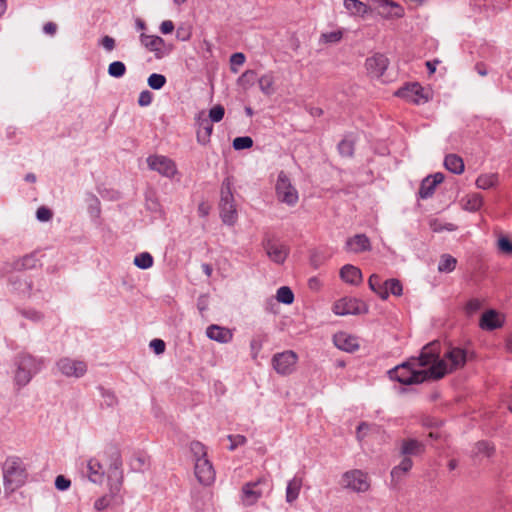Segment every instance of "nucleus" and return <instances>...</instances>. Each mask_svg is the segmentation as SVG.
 Masks as SVG:
<instances>
[{"instance_id": "1", "label": "nucleus", "mask_w": 512, "mask_h": 512, "mask_svg": "<svg viewBox=\"0 0 512 512\" xmlns=\"http://www.w3.org/2000/svg\"><path fill=\"white\" fill-rule=\"evenodd\" d=\"M435 344L424 346L418 357L390 369L388 375L391 380L404 385L420 384L433 379L429 373V363L433 360Z\"/></svg>"}, {"instance_id": "2", "label": "nucleus", "mask_w": 512, "mask_h": 512, "mask_svg": "<svg viewBox=\"0 0 512 512\" xmlns=\"http://www.w3.org/2000/svg\"><path fill=\"white\" fill-rule=\"evenodd\" d=\"M47 359L36 356L27 350L17 353L12 359V381L16 390L26 387L32 379L46 368Z\"/></svg>"}, {"instance_id": "3", "label": "nucleus", "mask_w": 512, "mask_h": 512, "mask_svg": "<svg viewBox=\"0 0 512 512\" xmlns=\"http://www.w3.org/2000/svg\"><path fill=\"white\" fill-rule=\"evenodd\" d=\"M435 344L434 357L429 363V373L433 379H440L447 373L463 367L467 361L466 350L459 347H450L440 358V343L437 341L430 342Z\"/></svg>"}, {"instance_id": "4", "label": "nucleus", "mask_w": 512, "mask_h": 512, "mask_svg": "<svg viewBox=\"0 0 512 512\" xmlns=\"http://www.w3.org/2000/svg\"><path fill=\"white\" fill-rule=\"evenodd\" d=\"M2 471L5 486L18 488L25 484L27 478L26 467L20 457H7L2 466Z\"/></svg>"}, {"instance_id": "5", "label": "nucleus", "mask_w": 512, "mask_h": 512, "mask_svg": "<svg viewBox=\"0 0 512 512\" xmlns=\"http://www.w3.org/2000/svg\"><path fill=\"white\" fill-rule=\"evenodd\" d=\"M219 210L220 218L224 224L233 226L237 222L238 213L232 193V185L228 179H225L221 186Z\"/></svg>"}, {"instance_id": "6", "label": "nucleus", "mask_w": 512, "mask_h": 512, "mask_svg": "<svg viewBox=\"0 0 512 512\" xmlns=\"http://www.w3.org/2000/svg\"><path fill=\"white\" fill-rule=\"evenodd\" d=\"M340 484L344 489L356 493H364L370 489V480L367 473L359 469L343 473Z\"/></svg>"}, {"instance_id": "7", "label": "nucleus", "mask_w": 512, "mask_h": 512, "mask_svg": "<svg viewBox=\"0 0 512 512\" xmlns=\"http://www.w3.org/2000/svg\"><path fill=\"white\" fill-rule=\"evenodd\" d=\"M57 371L67 378H82L88 370L87 363L80 359L61 357L55 362Z\"/></svg>"}, {"instance_id": "8", "label": "nucleus", "mask_w": 512, "mask_h": 512, "mask_svg": "<svg viewBox=\"0 0 512 512\" xmlns=\"http://www.w3.org/2000/svg\"><path fill=\"white\" fill-rule=\"evenodd\" d=\"M275 189L277 198L280 202L285 203L288 206H294L298 202V191L292 185L289 177L284 171H281L278 174Z\"/></svg>"}, {"instance_id": "9", "label": "nucleus", "mask_w": 512, "mask_h": 512, "mask_svg": "<svg viewBox=\"0 0 512 512\" xmlns=\"http://www.w3.org/2000/svg\"><path fill=\"white\" fill-rule=\"evenodd\" d=\"M262 247L268 258L276 264H283L290 252L289 247L286 244L270 235L264 236L262 240Z\"/></svg>"}, {"instance_id": "10", "label": "nucleus", "mask_w": 512, "mask_h": 512, "mask_svg": "<svg viewBox=\"0 0 512 512\" xmlns=\"http://www.w3.org/2000/svg\"><path fill=\"white\" fill-rule=\"evenodd\" d=\"M148 168L159 173L162 177L172 179L178 174L176 163L164 155H149L146 159Z\"/></svg>"}, {"instance_id": "11", "label": "nucleus", "mask_w": 512, "mask_h": 512, "mask_svg": "<svg viewBox=\"0 0 512 512\" xmlns=\"http://www.w3.org/2000/svg\"><path fill=\"white\" fill-rule=\"evenodd\" d=\"M368 309V305L357 298H342L333 307L334 313L340 316L366 314Z\"/></svg>"}, {"instance_id": "12", "label": "nucleus", "mask_w": 512, "mask_h": 512, "mask_svg": "<svg viewBox=\"0 0 512 512\" xmlns=\"http://www.w3.org/2000/svg\"><path fill=\"white\" fill-rule=\"evenodd\" d=\"M297 360V354L292 350H287L276 353L272 357V366L278 374L289 375L294 371Z\"/></svg>"}, {"instance_id": "13", "label": "nucleus", "mask_w": 512, "mask_h": 512, "mask_svg": "<svg viewBox=\"0 0 512 512\" xmlns=\"http://www.w3.org/2000/svg\"><path fill=\"white\" fill-rule=\"evenodd\" d=\"M140 42L150 52H153L157 59L167 56L171 51V47L166 45L165 40L157 35L142 33L140 35Z\"/></svg>"}, {"instance_id": "14", "label": "nucleus", "mask_w": 512, "mask_h": 512, "mask_svg": "<svg viewBox=\"0 0 512 512\" xmlns=\"http://www.w3.org/2000/svg\"><path fill=\"white\" fill-rule=\"evenodd\" d=\"M378 9V15L384 19H399L405 14L404 8L393 0H368Z\"/></svg>"}, {"instance_id": "15", "label": "nucleus", "mask_w": 512, "mask_h": 512, "mask_svg": "<svg viewBox=\"0 0 512 512\" xmlns=\"http://www.w3.org/2000/svg\"><path fill=\"white\" fill-rule=\"evenodd\" d=\"M395 95L399 98H402L408 102L414 103V104H423L428 101V98L424 95V89L423 87L415 82V83H409L401 88H399Z\"/></svg>"}, {"instance_id": "16", "label": "nucleus", "mask_w": 512, "mask_h": 512, "mask_svg": "<svg viewBox=\"0 0 512 512\" xmlns=\"http://www.w3.org/2000/svg\"><path fill=\"white\" fill-rule=\"evenodd\" d=\"M105 454H107V452L102 454V457H105ZM108 454L110 456V463L107 472V477L109 480L112 478L115 479V491L117 492L122 484L121 455L118 449L114 447H111L109 449Z\"/></svg>"}, {"instance_id": "17", "label": "nucleus", "mask_w": 512, "mask_h": 512, "mask_svg": "<svg viewBox=\"0 0 512 512\" xmlns=\"http://www.w3.org/2000/svg\"><path fill=\"white\" fill-rule=\"evenodd\" d=\"M84 464L89 481L94 484H102L108 470L106 471L102 464L101 455L91 457L87 461L82 462V465Z\"/></svg>"}, {"instance_id": "18", "label": "nucleus", "mask_w": 512, "mask_h": 512, "mask_svg": "<svg viewBox=\"0 0 512 512\" xmlns=\"http://www.w3.org/2000/svg\"><path fill=\"white\" fill-rule=\"evenodd\" d=\"M195 476L203 485H210L215 480V470L207 457L197 458L195 461Z\"/></svg>"}, {"instance_id": "19", "label": "nucleus", "mask_w": 512, "mask_h": 512, "mask_svg": "<svg viewBox=\"0 0 512 512\" xmlns=\"http://www.w3.org/2000/svg\"><path fill=\"white\" fill-rule=\"evenodd\" d=\"M389 65L388 58L383 54H375L366 59V69L371 77L380 78Z\"/></svg>"}, {"instance_id": "20", "label": "nucleus", "mask_w": 512, "mask_h": 512, "mask_svg": "<svg viewBox=\"0 0 512 512\" xmlns=\"http://www.w3.org/2000/svg\"><path fill=\"white\" fill-rule=\"evenodd\" d=\"M264 483H266V480L262 478L257 481L244 484L242 487V499L246 505L251 506L262 497L263 491L259 486Z\"/></svg>"}, {"instance_id": "21", "label": "nucleus", "mask_w": 512, "mask_h": 512, "mask_svg": "<svg viewBox=\"0 0 512 512\" xmlns=\"http://www.w3.org/2000/svg\"><path fill=\"white\" fill-rule=\"evenodd\" d=\"M443 180L444 175L440 172L425 177L420 185V189L418 192L419 197L421 199L430 198L434 194L436 186L442 183Z\"/></svg>"}, {"instance_id": "22", "label": "nucleus", "mask_w": 512, "mask_h": 512, "mask_svg": "<svg viewBox=\"0 0 512 512\" xmlns=\"http://www.w3.org/2000/svg\"><path fill=\"white\" fill-rule=\"evenodd\" d=\"M335 346L345 352H354L359 348L358 339L346 332H338L333 336Z\"/></svg>"}, {"instance_id": "23", "label": "nucleus", "mask_w": 512, "mask_h": 512, "mask_svg": "<svg viewBox=\"0 0 512 512\" xmlns=\"http://www.w3.org/2000/svg\"><path fill=\"white\" fill-rule=\"evenodd\" d=\"M346 249L353 253L366 252L371 250V243L365 234H356L347 239Z\"/></svg>"}, {"instance_id": "24", "label": "nucleus", "mask_w": 512, "mask_h": 512, "mask_svg": "<svg viewBox=\"0 0 512 512\" xmlns=\"http://www.w3.org/2000/svg\"><path fill=\"white\" fill-rule=\"evenodd\" d=\"M206 336L209 339L222 344L229 343L233 338V334L228 328L221 327L215 324H212L207 327Z\"/></svg>"}, {"instance_id": "25", "label": "nucleus", "mask_w": 512, "mask_h": 512, "mask_svg": "<svg viewBox=\"0 0 512 512\" xmlns=\"http://www.w3.org/2000/svg\"><path fill=\"white\" fill-rule=\"evenodd\" d=\"M340 278L350 285L358 286L362 282V272L358 267L346 264L340 269Z\"/></svg>"}, {"instance_id": "26", "label": "nucleus", "mask_w": 512, "mask_h": 512, "mask_svg": "<svg viewBox=\"0 0 512 512\" xmlns=\"http://www.w3.org/2000/svg\"><path fill=\"white\" fill-rule=\"evenodd\" d=\"M424 451V443L416 439H406L401 443L400 454L403 456H419L424 453Z\"/></svg>"}, {"instance_id": "27", "label": "nucleus", "mask_w": 512, "mask_h": 512, "mask_svg": "<svg viewBox=\"0 0 512 512\" xmlns=\"http://www.w3.org/2000/svg\"><path fill=\"white\" fill-rule=\"evenodd\" d=\"M302 485L303 479L299 475H295L288 481L285 493V500L287 503L292 504L298 499Z\"/></svg>"}, {"instance_id": "28", "label": "nucleus", "mask_w": 512, "mask_h": 512, "mask_svg": "<svg viewBox=\"0 0 512 512\" xmlns=\"http://www.w3.org/2000/svg\"><path fill=\"white\" fill-rule=\"evenodd\" d=\"M224 114V107L221 105H217L209 110L207 117L205 111H201L198 114V120L204 117V123L200 124L201 126H203L202 128H212V126H210V122L215 123L221 121L224 117Z\"/></svg>"}, {"instance_id": "29", "label": "nucleus", "mask_w": 512, "mask_h": 512, "mask_svg": "<svg viewBox=\"0 0 512 512\" xmlns=\"http://www.w3.org/2000/svg\"><path fill=\"white\" fill-rule=\"evenodd\" d=\"M344 7L352 15L365 16L371 8L360 0H344Z\"/></svg>"}, {"instance_id": "30", "label": "nucleus", "mask_w": 512, "mask_h": 512, "mask_svg": "<svg viewBox=\"0 0 512 512\" xmlns=\"http://www.w3.org/2000/svg\"><path fill=\"white\" fill-rule=\"evenodd\" d=\"M444 166L454 174L459 175L464 171V162L462 158L456 154H448L444 159Z\"/></svg>"}, {"instance_id": "31", "label": "nucleus", "mask_w": 512, "mask_h": 512, "mask_svg": "<svg viewBox=\"0 0 512 512\" xmlns=\"http://www.w3.org/2000/svg\"><path fill=\"white\" fill-rule=\"evenodd\" d=\"M369 288L376 293L382 300L387 299V291L385 290V281L377 274H372L368 279Z\"/></svg>"}, {"instance_id": "32", "label": "nucleus", "mask_w": 512, "mask_h": 512, "mask_svg": "<svg viewBox=\"0 0 512 512\" xmlns=\"http://www.w3.org/2000/svg\"><path fill=\"white\" fill-rule=\"evenodd\" d=\"M413 466V461L410 457L404 456L401 462L391 470V477L393 480H399L404 476Z\"/></svg>"}, {"instance_id": "33", "label": "nucleus", "mask_w": 512, "mask_h": 512, "mask_svg": "<svg viewBox=\"0 0 512 512\" xmlns=\"http://www.w3.org/2000/svg\"><path fill=\"white\" fill-rule=\"evenodd\" d=\"M85 201L87 202L88 213L92 218H99L101 214L100 200L96 195L91 192H87L85 195Z\"/></svg>"}, {"instance_id": "34", "label": "nucleus", "mask_w": 512, "mask_h": 512, "mask_svg": "<svg viewBox=\"0 0 512 512\" xmlns=\"http://www.w3.org/2000/svg\"><path fill=\"white\" fill-rule=\"evenodd\" d=\"M473 453L477 457H487L490 458L495 453V446L486 440L479 441L475 444Z\"/></svg>"}, {"instance_id": "35", "label": "nucleus", "mask_w": 512, "mask_h": 512, "mask_svg": "<svg viewBox=\"0 0 512 512\" xmlns=\"http://www.w3.org/2000/svg\"><path fill=\"white\" fill-rule=\"evenodd\" d=\"M480 327L485 330H494L500 327V323L497 320V313L494 310L485 312L481 317Z\"/></svg>"}, {"instance_id": "36", "label": "nucleus", "mask_w": 512, "mask_h": 512, "mask_svg": "<svg viewBox=\"0 0 512 512\" xmlns=\"http://www.w3.org/2000/svg\"><path fill=\"white\" fill-rule=\"evenodd\" d=\"M497 183L498 174L496 173L481 174L476 179V186L483 190L490 189L496 186Z\"/></svg>"}, {"instance_id": "37", "label": "nucleus", "mask_w": 512, "mask_h": 512, "mask_svg": "<svg viewBox=\"0 0 512 512\" xmlns=\"http://www.w3.org/2000/svg\"><path fill=\"white\" fill-rule=\"evenodd\" d=\"M457 260L453 256L449 254H444L441 256L438 270L440 272L449 273L452 272L456 268Z\"/></svg>"}, {"instance_id": "38", "label": "nucleus", "mask_w": 512, "mask_h": 512, "mask_svg": "<svg viewBox=\"0 0 512 512\" xmlns=\"http://www.w3.org/2000/svg\"><path fill=\"white\" fill-rule=\"evenodd\" d=\"M259 88L265 95L274 93V78L272 74H265L258 79Z\"/></svg>"}, {"instance_id": "39", "label": "nucleus", "mask_w": 512, "mask_h": 512, "mask_svg": "<svg viewBox=\"0 0 512 512\" xmlns=\"http://www.w3.org/2000/svg\"><path fill=\"white\" fill-rule=\"evenodd\" d=\"M276 300L280 303L289 305L294 301V294L290 287L282 286L276 292Z\"/></svg>"}, {"instance_id": "40", "label": "nucleus", "mask_w": 512, "mask_h": 512, "mask_svg": "<svg viewBox=\"0 0 512 512\" xmlns=\"http://www.w3.org/2000/svg\"><path fill=\"white\" fill-rule=\"evenodd\" d=\"M384 287L386 288L385 290L387 291V298L389 297L390 294L394 296H401L403 293V286L401 282L395 278L385 280Z\"/></svg>"}, {"instance_id": "41", "label": "nucleus", "mask_w": 512, "mask_h": 512, "mask_svg": "<svg viewBox=\"0 0 512 512\" xmlns=\"http://www.w3.org/2000/svg\"><path fill=\"white\" fill-rule=\"evenodd\" d=\"M130 465L134 471H143L149 465V457L144 453H138L131 459Z\"/></svg>"}, {"instance_id": "42", "label": "nucleus", "mask_w": 512, "mask_h": 512, "mask_svg": "<svg viewBox=\"0 0 512 512\" xmlns=\"http://www.w3.org/2000/svg\"><path fill=\"white\" fill-rule=\"evenodd\" d=\"M483 205V198L479 194H472L467 197L464 209L470 212L478 211Z\"/></svg>"}, {"instance_id": "43", "label": "nucleus", "mask_w": 512, "mask_h": 512, "mask_svg": "<svg viewBox=\"0 0 512 512\" xmlns=\"http://www.w3.org/2000/svg\"><path fill=\"white\" fill-rule=\"evenodd\" d=\"M134 264L140 269H149L153 265V257L148 252H142L135 256Z\"/></svg>"}, {"instance_id": "44", "label": "nucleus", "mask_w": 512, "mask_h": 512, "mask_svg": "<svg viewBox=\"0 0 512 512\" xmlns=\"http://www.w3.org/2000/svg\"><path fill=\"white\" fill-rule=\"evenodd\" d=\"M126 65L122 61L111 62L108 66V74L113 78H122L126 73Z\"/></svg>"}, {"instance_id": "45", "label": "nucleus", "mask_w": 512, "mask_h": 512, "mask_svg": "<svg viewBox=\"0 0 512 512\" xmlns=\"http://www.w3.org/2000/svg\"><path fill=\"white\" fill-rule=\"evenodd\" d=\"M98 390L103 399V405L107 407H114L118 403L117 397L112 390L106 389L102 386H99Z\"/></svg>"}, {"instance_id": "46", "label": "nucleus", "mask_w": 512, "mask_h": 512, "mask_svg": "<svg viewBox=\"0 0 512 512\" xmlns=\"http://www.w3.org/2000/svg\"><path fill=\"white\" fill-rule=\"evenodd\" d=\"M166 82V77L163 74L159 73H152L147 79L148 86L153 90L162 89L165 86Z\"/></svg>"}, {"instance_id": "47", "label": "nucleus", "mask_w": 512, "mask_h": 512, "mask_svg": "<svg viewBox=\"0 0 512 512\" xmlns=\"http://www.w3.org/2000/svg\"><path fill=\"white\" fill-rule=\"evenodd\" d=\"M338 151L342 156H352L354 152V141L350 137H345L338 144Z\"/></svg>"}, {"instance_id": "48", "label": "nucleus", "mask_w": 512, "mask_h": 512, "mask_svg": "<svg viewBox=\"0 0 512 512\" xmlns=\"http://www.w3.org/2000/svg\"><path fill=\"white\" fill-rule=\"evenodd\" d=\"M265 338H266L265 335H262V336L261 335H256V336H254L251 339L250 348H251L252 358H254V359L257 358L259 352L263 348V344H264Z\"/></svg>"}, {"instance_id": "49", "label": "nucleus", "mask_w": 512, "mask_h": 512, "mask_svg": "<svg viewBox=\"0 0 512 512\" xmlns=\"http://www.w3.org/2000/svg\"><path fill=\"white\" fill-rule=\"evenodd\" d=\"M256 78L257 74L254 70H247L238 78V84L244 88H247L254 84Z\"/></svg>"}, {"instance_id": "50", "label": "nucleus", "mask_w": 512, "mask_h": 512, "mask_svg": "<svg viewBox=\"0 0 512 512\" xmlns=\"http://www.w3.org/2000/svg\"><path fill=\"white\" fill-rule=\"evenodd\" d=\"M252 146H253V140L249 136L236 137L232 143V147L237 151L249 149Z\"/></svg>"}, {"instance_id": "51", "label": "nucleus", "mask_w": 512, "mask_h": 512, "mask_svg": "<svg viewBox=\"0 0 512 512\" xmlns=\"http://www.w3.org/2000/svg\"><path fill=\"white\" fill-rule=\"evenodd\" d=\"M190 451L195 457V460L197 458L207 457L206 447L199 441H192L190 443Z\"/></svg>"}, {"instance_id": "52", "label": "nucleus", "mask_w": 512, "mask_h": 512, "mask_svg": "<svg viewBox=\"0 0 512 512\" xmlns=\"http://www.w3.org/2000/svg\"><path fill=\"white\" fill-rule=\"evenodd\" d=\"M341 31H331L327 33H323L320 37V41L323 43H337L342 39Z\"/></svg>"}, {"instance_id": "53", "label": "nucleus", "mask_w": 512, "mask_h": 512, "mask_svg": "<svg viewBox=\"0 0 512 512\" xmlns=\"http://www.w3.org/2000/svg\"><path fill=\"white\" fill-rule=\"evenodd\" d=\"M246 60L245 55L242 52L233 53L230 57V69L233 73L237 72L236 66H241Z\"/></svg>"}, {"instance_id": "54", "label": "nucleus", "mask_w": 512, "mask_h": 512, "mask_svg": "<svg viewBox=\"0 0 512 512\" xmlns=\"http://www.w3.org/2000/svg\"><path fill=\"white\" fill-rule=\"evenodd\" d=\"M498 249L504 254L512 255V242L507 237H501L498 240Z\"/></svg>"}, {"instance_id": "55", "label": "nucleus", "mask_w": 512, "mask_h": 512, "mask_svg": "<svg viewBox=\"0 0 512 512\" xmlns=\"http://www.w3.org/2000/svg\"><path fill=\"white\" fill-rule=\"evenodd\" d=\"M52 215V211L45 206L39 207L36 211V218L40 222L49 221L52 218Z\"/></svg>"}, {"instance_id": "56", "label": "nucleus", "mask_w": 512, "mask_h": 512, "mask_svg": "<svg viewBox=\"0 0 512 512\" xmlns=\"http://www.w3.org/2000/svg\"><path fill=\"white\" fill-rule=\"evenodd\" d=\"M19 284V286L15 287V289L20 290V292L24 295L29 296L32 290V283L27 281V279H18V281L14 282V285Z\"/></svg>"}, {"instance_id": "57", "label": "nucleus", "mask_w": 512, "mask_h": 512, "mask_svg": "<svg viewBox=\"0 0 512 512\" xmlns=\"http://www.w3.org/2000/svg\"><path fill=\"white\" fill-rule=\"evenodd\" d=\"M71 481L63 475H58L55 479V487L59 491H66L70 488Z\"/></svg>"}, {"instance_id": "58", "label": "nucleus", "mask_w": 512, "mask_h": 512, "mask_svg": "<svg viewBox=\"0 0 512 512\" xmlns=\"http://www.w3.org/2000/svg\"><path fill=\"white\" fill-rule=\"evenodd\" d=\"M153 95L149 90H144L140 92L138 97V104L141 107L149 106L152 102Z\"/></svg>"}, {"instance_id": "59", "label": "nucleus", "mask_w": 512, "mask_h": 512, "mask_svg": "<svg viewBox=\"0 0 512 512\" xmlns=\"http://www.w3.org/2000/svg\"><path fill=\"white\" fill-rule=\"evenodd\" d=\"M482 307V301L477 298L470 299L466 304V310L468 313L472 314L480 310Z\"/></svg>"}, {"instance_id": "60", "label": "nucleus", "mask_w": 512, "mask_h": 512, "mask_svg": "<svg viewBox=\"0 0 512 512\" xmlns=\"http://www.w3.org/2000/svg\"><path fill=\"white\" fill-rule=\"evenodd\" d=\"M22 315L26 319H29V320H31L33 322H38L43 317L42 314L39 311H36V310H33V309L23 310L22 311Z\"/></svg>"}, {"instance_id": "61", "label": "nucleus", "mask_w": 512, "mask_h": 512, "mask_svg": "<svg viewBox=\"0 0 512 512\" xmlns=\"http://www.w3.org/2000/svg\"><path fill=\"white\" fill-rule=\"evenodd\" d=\"M149 346L157 355L162 354L165 351V342L161 339H153Z\"/></svg>"}, {"instance_id": "62", "label": "nucleus", "mask_w": 512, "mask_h": 512, "mask_svg": "<svg viewBox=\"0 0 512 512\" xmlns=\"http://www.w3.org/2000/svg\"><path fill=\"white\" fill-rule=\"evenodd\" d=\"M228 439L231 442L229 447L230 450H234L237 446L243 445L246 442V437L243 435H229Z\"/></svg>"}, {"instance_id": "63", "label": "nucleus", "mask_w": 512, "mask_h": 512, "mask_svg": "<svg viewBox=\"0 0 512 512\" xmlns=\"http://www.w3.org/2000/svg\"><path fill=\"white\" fill-rule=\"evenodd\" d=\"M100 44L107 51H112L115 48V40H114V38H112L111 36H108V35L104 36L101 39Z\"/></svg>"}, {"instance_id": "64", "label": "nucleus", "mask_w": 512, "mask_h": 512, "mask_svg": "<svg viewBox=\"0 0 512 512\" xmlns=\"http://www.w3.org/2000/svg\"><path fill=\"white\" fill-rule=\"evenodd\" d=\"M210 210H211V206L207 202H204V201L199 203V205L197 207V213L201 218L207 217L210 213Z\"/></svg>"}]
</instances>
